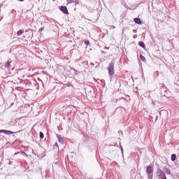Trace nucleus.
<instances>
[{
  "instance_id": "7",
  "label": "nucleus",
  "mask_w": 179,
  "mask_h": 179,
  "mask_svg": "<svg viewBox=\"0 0 179 179\" xmlns=\"http://www.w3.org/2000/svg\"><path fill=\"white\" fill-rule=\"evenodd\" d=\"M134 22L136 23V24H142V21L141 20V18L136 17L134 18Z\"/></svg>"
},
{
  "instance_id": "18",
  "label": "nucleus",
  "mask_w": 179,
  "mask_h": 179,
  "mask_svg": "<svg viewBox=\"0 0 179 179\" xmlns=\"http://www.w3.org/2000/svg\"><path fill=\"white\" fill-rule=\"evenodd\" d=\"M120 150L122 152V155H124V148H122V145H120Z\"/></svg>"
},
{
  "instance_id": "9",
  "label": "nucleus",
  "mask_w": 179,
  "mask_h": 179,
  "mask_svg": "<svg viewBox=\"0 0 179 179\" xmlns=\"http://www.w3.org/2000/svg\"><path fill=\"white\" fill-rule=\"evenodd\" d=\"M164 171L166 173V174H171V171L170 170V169L166 166L164 168Z\"/></svg>"
},
{
  "instance_id": "17",
  "label": "nucleus",
  "mask_w": 179,
  "mask_h": 179,
  "mask_svg": "<svg viewBox=\"0 0 179 179\" xmlns=\"http://www.w3.org/2000/svg\"><path fill=\"white\" fill-rule=\"evenodd\" d=\"M85 45H90V41H89V40H86L85 41Z\"/></svg>"
},
{
  "instance_id": "4",
  "label": "nucleus",
  "mask_w": 179,
  "mask_h": 179,
  "mask_svg": "<svg viewBox=\"0 0 179 179\" xmlns=\"http://www.w3.org/2000/svg\"><path fill=\"white\" fill-rule=\"evenodd\" d=\"M0 134H6V135H11L12 134H15V132H13L11 131L1 129V130H0Z\"/></svg>"
},
{
  "instance_id": "15",
  "label": "nucleus",
  "mask_w": 179,
  "mask_h": 179,
  "mask_svg": "<svg viewBox=\"0 0 179 179\" xmlns=\"http://www.w3.org/2000/svg\"><path fill=\"white\" fill-rule=\"evenodd\" d=\"M22 34H23V31L22 29L19 30L17 32V36H22Z\"/></svg>"
},
{
  "instance_id": "12",
  "label": "nucleus",
  "mask_w": 179,
  "mask_h": 179,
  "mask_svg": "<svg viewBox=\"0 0 179 179\" xmlns=\"http://www.w3.org/2000/svg\"><path fill=\"white\" fill-rule=\"evenodd\" d=\"M70 71H73V75H78V73H79V71H78V70H76L72 67H70Z\"/></svg>"
},
{
  "instance_id": "10",
  "label": "nucleus",
  "mask_w": 179,
  "mask_h": 179,
  "mask_svg": "<svg viewBox=\"0 0 179 179\" xmlns=\"http://www.w3.org/2000/svg\"><path fill=\"white\" fill-rule=\"evenodd\" d=\"M10 64H12V61H8L5 64V67L10 69Z\"/></svg>"
},
{
  "instance_id": "27",
  "label": "nucleus",
  "mask_w": 179,
  "mask_h": 179,
  "mask_svg": "<svg viewBox=\"0 0 179 179\" xmlns=\"http://www.w3.org/2000/svg\"><path fill=\"white\" fill-rule=\"evenodd\" d=\"M0 12H1V6H0Z\"/></svg>"
},
{
  "instance_id": "2",
  "label": "nucleus",
  "mask_w": 179,
  "mask_h": 179,
  "mask_svg": "<svg viewBox=\"0 0 179 179\" xmlns=\"http://www.w3.org/2000/svg\"><path fill=\"white\" fill-rule=\"evenodd\" d=\"M153 167L151 165L147 166L146 173L148 175V179H153Z\"/></svg>"
},
{
  "instance_id": "1",
  "label": "nucleus",
  "mask_w": 179,
  "mask_h": 179,
  "mask_svg": "<svg viewBox=\"0 0 179 179\" xmlns=\"http://www.w3.org/2000/svg\"><path fill=\"white\" fill-rule=\"evenodd\" d=\"M157 176L159 179H167L166 173H164V171H162L160 169L157 170Z\"/></svg>"
},
{
  "instance_id": "19",
  "label": "nucleus",
  "mask_w": 179,
  "mask_h": 179,
  "mask_svg": "<svg viewBox=\"0 0 179 179\" xmlns=\"http://www.w3.org/2000/svg\"><path fill=\"white\" fill-rule=\"evenodd\" d=\"M43 30H44V27L40 28L38 30V33H41V31H43Z\"/></svg>"
},
{
  "instance_id": "6",
  "label": "nucleus",
  "mask_w": 179,
  "mask_h": 179,
  "mask_svg": "<svg viewBox=\"0 0 179 179\" xmlns=\"http://www.w3.org/2000/svg\"><path fill=\"white\" fill-rule=\"evenodd\" d=\"M57 138L58 139V142L64 145V138L61 136V135L57 134Z\"/></svg>"
},
{
  "instance_id": "11",
  "label": "nucleus",
  "mask_w": 179,
  "mask_h": 179,
  "mask_svg": "<svg viewBox=\"0 0 179 179\" xmlns=\"http://www.w3.org/2000/svg\"><path fill=\"white\" fill-rule=\"evenodd\" d=\"M138 45L142 48L146 49V45H145V43H143V41L138 42Z\"/></svg>"
},
{
  "instance_id": "23",
  "label": "nucleus",
  "mask_w": 179,
  "mask_h": 179,
  "mask_svg": "<svg viewBox=\"0 0 179 179\" xmlns=\"http://www.w3.org/2000/svg\"><path fill=\"white\" fill-rule=\"evenodd\" d=\"M14 12H16V10H13L11 11V13H13Z\"/></svg>"
},
{
  "instance_id": "3",
  "label": "nucleus",
  "mask_w": 179,
  "mask_h": 179,
  "mask_svg": "<svg viewBox=\"0 0 179 179\" xmlns=\"http://www.w3.org/2000/svg\"><path fill=\"white\" fill-rule=\"evenodd\" d=\"M107 70L108 71L109 76H113V75H114V62H111L109 64Z\"/></svg>"
},
{
  "instance_id": "20",
  "label": "nucleus",
  "mask_w": 179,
  "mask_h": 179,
  "mask_svg": "<svg viewBox=\"0 0 179 179\" xmlns=\"http://www.w3.org/2000/svg\"><path fill=\"white\" fill-rule=\"evenodd\" d=\"M56 148H59L58 143H55L54 145V148L55 149Z\"/></svg>"
},
{
  "instance_id": "5",
  "label": "nucleus",
  "mask_w": 179,
  "mask_h": 179,
  "mask_svg": "<svg viewBox=\"0 0 179 179\" xmlns=\"http://www.w3.org/2000/svg\"><path fill=\"white\" fill-rule=\"evenodd\" d=\"M60 10H62L63 13H65V15H69V13L68 12V8H66V6H62L60 8Z\"/></svg>"
},
{
  "instance_id": "14",
  "label": "nucleus",
  "mask_w": 179,
  "mask_h": 179,
  "mask_svg": "<svg viewBox=\"0 0 179 179\" xmlns=\"http://www.w3.org/2000/svg\"><path fill=\"white\" fill-rule=\"evenodd\" d=\"M140 59H141V61L143 62H146V58L142 55H140Z\"/></svg>"
},
{
  "instance_id": "25",
  "label": "nucleus",
  "mask_w": 179,
  "mask_h": 179,
  "mask_svg": "<svg viewBox=\"0 0 179 179\" xmlns=\"http://www.w3.org/2000/svg\"><path fill=\"white\" fill-rule=\"evenodd\" d=\"M18 1H20V2H23V1H24V0H18Z\"/></svg>"
},
{
  "instance_id": "21",
  "label": "nucleus",
  "mask_w": 179,
  "mask_h": 179,
  "mask_svg": "<svg viewBox=\"0 0 179 179\" xmlns=\"http://www.w3.org/2000/svg\"><path fill=\"white\" fill-rule=\"evenodd\" d=\"M101 82L103 83V87H104V86H106V83H104V80H101Z\"/></svg>"
},
{
  "instance_id": "26",
  "label": "nucleus",
  "mask_w": 179,
  "mask_h": 179,
  "mask_svg": "<svg viewBox=\"0 0 179 179\" xmlns=\"http://www.w3.org/2000/svg\"><path fill=\"white\" fill-rule=\"evenodd\" d=\"M13 104H14V103H12L10 104V107H12V106H13Z\"/></svg>"
},
{
  "instance_id": "16",
  "label": "nucleus",
  "mask_w": 179,
  "mask_h": 179,
  "mask_svg": "<svg viewBox=\"0 0 179 179\" xmlns=\"http://www.w3.org/2000/svg\"><path fill=\"white\" fill-rule=\"evenodd\" d=\"M39 136H40L41 139H43L44 138V133L41 131L39 134Z\"/></svg>"
},
{
  "instance_id": "22",
  "label": "nucleus",
  "mask_w": 179,
  "mask_h": 179,
  "mask_svg": "<svg viewBox=\"0 0 179 179\" xmlns=\"http://www.w3.org/2000/svg\"><path fill=\"white\" fill-rule=\"evenodd\" d=\"M31 152L33 153V155H36V152L34 150H32Z\"/></svg>"
},
{
  "instance_id": "24",
  "label": "nucleus",
  "mask_w": 179,
  "mask_h": 179,
  "mask_svg": "<svg viewBox=\"0 0 179 179\" xmlns=\"http://www.w3.org/2000/svg\"><path fill=\"white\" fill-rule=\"evenodd\" d=\"M91 65H92V66H94V63H91Z\"/></svg>"
},
{
  "instance_id": "13",
  "label": "nucleus",
  "mask_w": 179,
  "mask_h": 179,
  "mask_svg": "<svg viewBox=\"0 0 179 179\" xmlns=\"http://www.w3.org/2000/svg\"><path fill=\"white\" fill-rule=\"evenodd\" d=\"M171 161L172 162H176V159H177V155H176V154H173L172 155H171Z\"/></svg>"
},
{
  "instance_id": "8",
  "label": "nucleus",
  "mask_w": 179,
  "mask_h": 179,
  "mask_svg": "<svg viewBox=\"0 0 179 179\" xmlns=\"http://www.w3.org/2000/svg\"><path fill=\"white\" fill-rule=\"evenodd\" d=\"M69 3H75V5H79V1L78 0H68Z\"/></svg>"
}]
</instances>
